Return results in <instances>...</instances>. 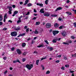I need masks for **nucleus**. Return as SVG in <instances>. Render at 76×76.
Returning a JSON list of instances; mask_svg holds the SVG:
<instances>
[{
	"mask_svg": "<svg viewBox=\"0 0 76 76\" xmlns=\"http://www.w3.org/2000/svg\"><path fill=\"white\" fill-rule=\"evenodd\" d=\"M73 25H74V26H75V27H76V23H73Z\"/></svg>",
	"mask_w": 76,
	"mask_h": 76,
	"instance_id": "nucleus-47",
	"label": "nucleus"
},
{
	"mask_svg": "<svg viewBox=\"0 0 76 76\" xmlns=\"http://www.w3.org/2000/svg\"><path fill=\"white\" fill-rule=\"evenodd\" d=\"M34 42H35V41H34V40H32L31 41V44H34Z\"/></svg>",
	"mask_w": 76,
	"mask_h": 76,
	"instance_id": "nucleus-29",
	"label": "nucleus"
},
{
	"mask_svg": "<svg viewBox=\"0 0 76 76\" xmlns=\"http://www.w3.org/2000/svg\"><path fill=\"white\" fill-rule=\"evenodd\" d=\"M3 59H4V60H6L7 59V57H4L3 58Z\"/></svg>",
	"mask_w": 76,
	"mask_h": 76,
	"instance_id": "nucleus-34",
	"label": "nucleus"
},
{
	"mask_svg": "<svg viewBox=\"0 0 76 76\" xmlns=\"http://www.w3.org/2000/svg\"><path fill=\"white\" fill-rule=\"evenodd\" d=\"M7 8L9 9V11L8 13H9V15L12 14V7L10 6H7Z\"/></svg>",
	"mask_w": 76,
	"mask_h": 76,
	"instance_id": "nucleus-2",
	"label": "nucleus"
},
{
	"mask_svg": "<svg viewBox=\"0 0 76 76\" xmlns=\"http://www.w3.org/2000/svg\"><path fill=\"white\" fill-rule=\"evenodd\" d=\"M3 25V23L2 22H0V26L2 25Z\"/></svg>",
	"mask_w": 76,
	"mask_h": 76,
	"instance_id": "nucleus-51",
	"label": "nucleus"
},
{
	"mask_svg": "<svg viewBox=\"0 0 76 76\" xmlns=\"http://www.w3.org/2000/svg\"><path fill=\"white\" fill-rule=\"evenodd\" d=\"M62 8L61 7H58L57 8L56 10H55V11L56 12V11H57L58 10H62Z\"/></svg>",
	"mask_w": 76,
	"mask_h": 76,
	"instance_id": "nucleus-9",
	"label": "nucleus"
},
{
	"mask_svg": "<svg viewBox=\"0 0 76 76\" xmlns=\"http://www.w3.org/2000/svg\"><path fill=\"white\" fill-rule=\"evenodd\" d=\"M61 34L63 37L66 36V32L65 31H63L62 32Z\"/></svg>",
	"mask_w": 76,
	"mask_h": 76,
	"instance_id": "nucleus-8",
	"label": "nucleus"
},
{
	"mask_svg": "<svg viewBox=\"0 0 76 76\" xmlns=\"http://www.w3.org/2000/svg\"><path fill=\"white\" fill-rule=\"evenodd\" d=\"M29 28H28L26 29V32H28V31H29Z\"/></svg>",
	"mask_w": 76,
	"mask_h": 76,
	"instance_id": "nucleus-31",
	"label": "nucleus"
},
{
	"mask_svg": "<svg viewBox=\"0 0 76 76\" xmlns=\"http://www.w3.org/2000/svg\"><path fill=\"white\" fill-rule=\"evenodd\" d=\"M7 73V71H5L4 72V74H6V73Z\"/></svg>",
	"mask_w": 76,
	"mask_h": 76,
	"instance_id": "nucleus-58",
	"label": "nucleus"
},
{
	"mask_svg": "<svg viewBox=\"0 0 76 76\" xmlns=\"http://www.w3.org/2000/svg\"><path fill=\"white\" fill-rule=\"evenodd\" d=\"M20 29V28L19 27H18L15 28V30H16V31H19Z\"/></svg>",
	"mask_w": 76,
	"mask_h": 76,
	"instance_id": "nucleus-14",
	"label": "nucleus"
},
{
	"mask_svg": "<svg viewBox=\"0 0 76 76\" xmlns=\"http://www.w3.org/2000/svg\"><path fill=\"white\" fill-rule=\"evenodd\" d=\"M66 2H67V3H69V2H70V1H69V0H67V1H66Z\"/></svg>",
	"mask_w": 76,
	"mask_h": 76,
	"instance_id": "nucleus-60",
	"label": "nucleus"
},
{
	"mask_svg": "<svg viewBox=\"0 0 76 76\" xmlns=\"http://www.w3.org/2000/svg\"><path fill=\"white\" fill-rule=\"evenodd\" d=\"M7 28H3V31H6V30H7Z\"/></svg>",
	"mask_w": 76,
	"mask_h": 76,
	"instance_id": "nucleus-33",
	"label": "nucleus"
},
{
	"mask_svg": "<svg viewBox=\"0 0 76 76\" xmlns=\"http://www.w3.org/2000/svg\"><path fill=\"white\" fill-rule=\"evenodd\" d=\"M57 40L55 38V39H54L53 40L52 42H53L56 43V42H57Z\"/></svg>",
	"mask_w": 76,
	"mask_h": 76,
	"instance_id": "nucleus-17",
	"label": "nucleus"
},
{
	"mask_svg": "<svg viewBox=\"0 0 76 76\" xmlns=\"http://www.w3.org/2000/svg\"><path fill=\"white\" fill-rule=\"evenodd\" d=\"M48 0H46L45 1V3L46 4H48Z\"/></svg>",
	"mask_w": 76,
	"mask_h": 76,
	"instance_id": "nucleus-28",
	"label": "nucleus"
},
{
	"mask_svg": "<svg viewBox=\"0 0 76 76\" xmlns=\"http://www.w3.org/2000/svg\"><path fill=\"white\" fill-rule=\"evenodd\" d=\"M26 46V43H23L22 44V47H25V46Z\"/></svg>",
	"mask_w": 76,
	"mask_h": 76,
	"instance_id": "nucleus-25",
	"label": "nucleus"
},
{
	"mask_svg": "<svg viewBox=\"0 0 76 76\" xmlns=\"http://www.w3.org/2000/svg\"><path fill=\"white\" fill-rule=\"evenodd\" d=\"M71 38H72V39H75V37H74V36H71Z\"/></svg>",
	"mask_w": 76,
	"mask_h": 76,
	"instance_id": "nucleus-57",
	"label": "nucleus"
},
{
	"mask_svg": "<svg viewBox=\"0 0 76 76\" xmlns=\"http://www.w3.org/2000/svg\"><path fill=\"white\" fill-rule=\"evenodd\" d=\"M28 1H29V0H26L25 1V3H26V4H28Z\"/></svg>",
	"mask_w": 76,
	"mask_h": 76,
	"instance_id": "nucleus-37",
	"label": "nucleus"
},
{
	"mask_svg": "<svg viewBox=\"0 0 76 76\" xmlns=\"http://www.w3.org/2000/svg\"><path fill=\"white\" fill-rule=\"evenodd\" d=\"M21 20H18L17 21V23H20V22H21Z\"/></svg>",
	"mask_w": 76,
	"mask_h": 76,
	"instance_id": "nucleus-46",
	"label": "nucleus"
},
{
	"mask_svg": "<svg viewBox=\"0 0 76 76\" xmlns=\"http://www.w3.org/2000/svg\"><path fill=\"white\" fill-rule=\"evenodd\" d=\"M20 4H23V2H20Z\"/></svg>",
	"mask_w": 76,
	"mask_h": 76,
	"instance_id": "nucleus-64",
	"label": "nucleus"
},
{
	"mask_svg": "<svg viewBox=\"0 0 76 76\" xmlns=\"http://www.w3.org/2000/svg\"><path fill=\"white\" fill-rule=\"evenodd\" d=\"M8 22H10V23H12V20H8Z\"/></svg>",
	"mask_w": 76,
	"mask_h": 76,
	"instance_id": "nucleus-62",
	"label": "nucleus"
},
{
	"mask_svg": "<svg viewBox=\"0 0 76 76\" xmlns=\"http://www.w3.org/2000/svg\"><path fill=\"white\" fill-rule=\"evenodd\" d=\"M37 6H39L40 7H42V6H43V4H42L37 3Z\"/></svg>",
	"mask_w": 76,
	"mask_h": 76,
	"instance_id": "nucleus-11",
	"label": "nucleus"
},
{
	"mask_svg": "<svg viewBox=\"0 0 76 76\" xmlns=\"http://www.w3.org/2000/svg\"><path fill=\"white\" fill-rule=\"evenodd\" d=\"M66 13L67 14H68V15H72V13L69 12H66Z\"/></svg>",
	"mask_w": 76,
	"mask_h": 76,
	"instance_id": "nucleus-20",
	"label": "nucleus"
},
{
	"mask_svg": "<svg viewBox=\"0 0 76 76\" xmlns=\"http://www.w3.org/2000/svg\"><path fill=\"white\" fill-rule=\"evenodd\" d=\"M33 32H34L35 34H37L38 33V31H37V30L36 29L35 31H33Z\"/></svg>",
	"mask_w": 76,
	"mask_h": 76,
	"instance_id": "nucleus-22",
	"label": "nucleus"
},
{
	"mask_svg": "<svg viewBox=\"0 0 76 76\" xmlns=\"http://www.w3.org/2000/svg\"><path fill=\"white\" fill-rule=\"evenodd\" d=\"M27 28H28V26H25L24 27L25 29H27Z\"/></svg>",
	"mask_w": 76,
	"mask_h": 76,
	"instance_id": "nucleus-59",
	"label": "nucleus"
},
{
	"mask_svg": "<svg viewBox=\"0 0 76 76\" xmlns=\"http://www.w3.org/2000/svg\"><path fill=\"white\" fill-rule=\"evenodd\" d=\"M18 13V11H15L14 12V13L15 14V15H16V14H17V13Z\"/></svg>",
	"mask_w": 76,
	"mask_h": 76,
	"instance_id": "nucleus-27",
	"label": "nucleus"
},
{
	"mask_svg": "<svg viewBox=\"0 0 76 76\" xmlns=\"http://www.w3.org/2000/svg\"><path fill=\"white\" fill-rule=\"evenodd\" d=\"M7 18V14H5L4 16V18Z\"/></svg>",
	"mask_w": 76,
	"mask_h": 76,
	"instance_id": "nucleus-42",
	"label": "nucleus"
},
{
	"mask_svg": "<svg viewBox=\"0 0 76 76\" xmlns=\"http://www.w3.org/2000/svg\"><path fill=\"white\" fill-rule=\"evenodd\" d=\"M63 26H60L59 27V29H63Z\"/></svg>",
	"mask_w": 76,
	"mask_h": 76,
	"instance_id": "nucleus-30",
	"label": "nucleus"
},
{
	"mask_svg": "<svg viewBox=\"0 0 76 76\" xmlns=\"http://www.w3.org/2000/svg\"><path fill=\"white\" fill-rule=\"evenodd\" d=\"M64 59L65 60H67V57L66 56H64Z\"/></svg>",
	"mask_w": 76,
	"mask_h": 76,
	"instance_id": "nucleus-41",
	"label": "nucleus"
},
{
	"mask_svg": "<svg viewBox=\"0 0 76 76\" xmlns=\"http://www.w3.org/2000/svg\"><path fill=\"white\" fill-rule=\"evenodd\" d=\"M44 10V9L43 8L41 9L40 11V13H44L45 12Z\"/></svg>",
	"mask_w": 76,
	"mask_h": 76,
	"instance_id": "nucleus-10",
	"label": "nucleus"
},
{
	"mask_svg": "<svg viewBox=\"0 0 76 76\" xmlns=\"http://www.w3.org/2000/svg\"><path fill=\"white\" fill-rule=\"evenodd\" d=\"M17 52L19 54H21L22 53H21V51H20V50L19 49H17L16 50Z\"/></svg>",
	"mask_w": 76,
	"mask_h": 76,
	"instance_id": "nucleus-7",
	"label": "nucleus"
},
{
	"mask_svg": "<svg viewBox=\"0 0 76 76\" xmlns=\"http://www.w3.org/2000/svg\"><path fill=\"white\" fill-rule=\"evenodd\" d=\"M11 35L12 37H16L17 35V32L16 31L12 32L11 33Z\"/></svg>",
	"mask_w": 76,
	"mask_h": 76,
	"instance_id": "nucleus-3",
	"label": "nucleus"
},
{
	"mask_svg": "<svg viewBox=\"0 0 76 76\" xmlns=\"http://www.w3.org/2000/svg\"><path fill=\"white\" fill-rule=\"evenodd\" d=\"M49 73H50V71H48L46 72V74L47 75V74H49Z\"/></svg>",
	"mask_w": 76,
	"mask_h": 76,
	"instance_id": "nucleus-26",
	"label": "nucleus"
},
{
	"mask_svg": "<svg viewBox=\"0 0 76 76\" xmlns=\"http://www.w3.org/2000/svg\"><path fill=\"white\" fill-rule=\"evenodd\" d=\"M25 55H26V53L25 52H24L23 53V56H25Z\"/></svg>",
	"mask_w": 76,
	"mask_h": 76,
	"instance_id": "nucleus-49",
	"label": "nucleus"
},
{
	"mask_svg": "<svg viewBox=\"0 0 76 76\" xmlns=\"http://www.w3.org/2000/svg\"><path fill=\"white\" fill-rule=\"evenodd\" d=\"M47 58V56H45L44 58H42L41 59V61L43 60H45V59H46Z\"/></svg>",
	"mask_w": 76,
	"mask_h": 76,
	"instance_id": "nucleus-23",
	"label": "nucleus"
},
{
	"mask_svg": "<svg viewBox=\"0 0 76 76\" xmlns=\"http://www.w3.org/2000/svg\"><path fill=\"white\" fill-rule=\"evenodd\" d=\"M72 57H75V54L73 55H72Z\"/></svg>",
	"mask_w": 76,
	"mask_h": 76,
	"instance_id": "nucleus-63",
	"label": "nucleus"
},
{
	"mask_svg": "<svg viewBox=\"0 0 76 76\" xmlns=\"http://www.w3.org/2000/svg\"><path fill=\"white\" fill-rule=\"evenodd\" d=\"M30 39H31V38H30V37H29L28 39H27V41H29V40H30Z\"/></svg>",
	"mask_w": 76,
	"mask_h": 76,
	"instance_id": "nucleus-55",
	"label": "nucleus"
},
{
	"mask_svg": "<svg viewBox=\"0 0 76 76\" xmlns=\"http://www.w3.org/2000/svg\"><path fill=\"white\" fill-rule=\"evenodd\" d=\"M12 51H14L15 50V48L13 47L11 49Z\"/></svg>",
	"mask_w": 76,
	"mask_h": 76,
	"instance_id": "nucleus-39",
	"label": "nucleus"
},
{
	"mask_svg": "<svg viewBox=\"0 0 76 76\" xmlns=\"http://www.w3.org/2000/svg\"><path fill=\"white\" fill-rule=\"evenodd\" d=\"M3 20V16L2 15H0V21H2Z\"/></svg>",
	"mask_w": 76,
	"mask_h": 76,
	"instance_id": "nucleus-13",
	"label": "nucleus"
},
{
	"mask_svg": "<svg viewBox=\"0 0 76 76\" xmlns=\"http://www.w3.org/2000/svg\"><path fill=\"white\" fill-rule=\"evenodd\" d=\"M44 16H50V14L48 12H45L44 14Z\"/></svg>",
	"mask_w": 76,
	"mask_h": 76,
	"instance_id": "nucleus-5",
	"label": "nucleus"
},
{
	"mask_svg": "<svg viewBox=\"0 0 76 76\" xmlns=\"http://www.w3.org/2000/svg\"><path fill=\"white\" fill-rule=\"evenodd\" d=\"M16 61H17V62H18V63H20H20H20V61H19V60L18 59Z\"/></svg>",
	"mask_w": 76,
	"mask_h": 76,
	"instance_id": "nucleus-40",
	"label": "nucleus"
},
{
	"mask_svg": "<svg viewBox=\"0 0 76 76\" xmlns=\"http://www.w3.org/2000/svg\"><path fill=\"white\" fill-rule=\"evenodd\" d=\"M29 13H30L29 12H28L26 14V15H29Z\"/></svg>",
	"mask_w": 76,
	"mask_h": 76,
	"instance_id": "nucleus-52",
	"label": "nucleus"
},
{
	"mask_svg": "<svg viewBox=\"0 0 76 76\" xmlns=\"http://www.w3.org/2000/svg\"><path fill=\"white\" fill-rule=\"evenodd\" d=\"M53 34L54 35H56V34H57L59 32V31H53Z\"/></svg>",
	"mask_w": 76,
	"mask_h": 76,
	"instance_id": "nucleus-6",
	"label": "nucleus"
},
{
	"mask_svg": "<svg viewBox=\"0 0 76 76\" xmlns=\"http://www.w3.org/2000/svg\"><path fill=\"white\" fill-rule=\"evenodd\" d=\"M12 6V7H13V8H15V7H16V5H13Z\"/></svg>",
	"mask_w": 76,
	"mask_h": 76,
	"instance_id": "nucleus-44",
	"label": "nucleus"
},
{
	"mask_svg": "<svg viewBox=\"0 0 76 76\" xmlns=\"http://www.w3.org/2000/svg\"><path fill=\"white\" fill-rule=\"evenodd\" d=\"M41 66L42 68V70H44L45 68L43 65H41Z\"/></svg>",
	"mask_w": 76,
	"mask_h": 76,
	"instance_id": "nucleus-35",
	"label": "nucleus"
},
{
	"mask_svg": "<svg viewBox=\"0 0 76 76\" xmlns=\"http://www.w3.org/2000/svg\"><path fill=\"white\" fill-rule=\"evenodd\" d=\"M34 12H37V10L35 9H34Z\"/></svg>",
	"mask_w": 76,
	"mask_h": 76,
	"instance_id": "nucleus-61",
	"label": "nucleus"
},
{
	"mask_svg": "<svg viewBox=\"0 0 76 76\" xmlns=\"http://www.w3.org/2000/svg\"><path fill=\"white\" fill-rule=\"evenodd\" d=\"M55 62L56 63H59V62H60V61H59V60H57Z\"/></svg>",
	"mask_w": 76,
	"mask_h": 76,
	"instance_id": "nucleus-45",
	"label": "nucleus"
},
{
	"mask_svg": "<svg viewBox=\"0 0 76 76\" xmlns=\"http://www.w3.org/2000/svg\"><path fill=\"white\" fill-rule=\"evenodd\" d=\"M26 67L28 69V70H30L33 67V64H30L29 65V64H27L26 65Z\"/></svg>",
	"mask_w": 76,
	"mask_h": 76,
	"instance_id": "nucleus-1",
	"label": "nucleus"
},
{
	"mask_svg": "<svg viewBox=\"0 0 76 76\" xmlns=\"http://www.w3.org/2000/svg\"><path fill=\"white\" fill-rule=\"evenodd\" d=\"M61 69H62V70H65L64 68V67H62L61 68Z\"/></svg>",
	"mask_w": 76,
	"mask_h": 76,
	"instance_id": "nucleus-50",
	"label": "nucleus"
},
{
	"mask_svg": "<svg viewBox=\"0 0 76 76\" xmlns=\"http://www.w3.org/2000/svg\"><path fill=\"white\" fill-rule=\"evenodd\" d=\"M51 16L52 17H57V15H55L53 14L51 15Z\"/></svg>",
	"mask_w": 76,
	"mask_h": 76,
	"instance_id": "nucleus-16",
	"label": "nucleus"
},
{
	"mask_svg": "<svg viewBox=\"0 0 76 76\" xmlns=\"http://www.w3.org/2000/svg\"><path fill=\"white\" fill-rule=\"evenodd\" d=\"M39 60H37L36 61V64L37 65H38V63H39Z\"/></svg>",
	"mask_w": 76,
	"mask_h": 76,
	"instance_id": "nucleus-21",
	"label": "nucleus"
},
{
	"mask_svg": "<svg viewBox=\"0 0 76 76\" xmlns=\"http://www.w3.org/2000/svg\"><path fill=\"white\" fill-rule=\"evenodd\" d=\"M37 17H34V18H33V20H35L36 19H37Z\"/></svg>",
	"mask_w": 76,
	"mask_h": 76,
	"instance_id": "nucleus-48",
	"label": "nucleus"
},
{
	"mask_svg": "<svg viewBox=\"0 0 76 76\" xmlns=\"http://www.w3.org/2000/svg\"><path fill=\"white\" fill-rule=\"evenodd\" d=\"M20 35V36H21L22 37V36H23V35H25V33H23V34Z\"/></svg>",
	"mask_w": 76,
	"mask_h": 76,
	"instance_id": "nucleus-43",
	"label": "nucleus"
},
{
	"mask_svg": "<svg viewBox=\"0 0 76 76\" xmlns=\"http://www.w3.org/2000/svg\"><path fill=\"white\" fill-rule=\"evenodd\" d=\"M43 46H44V45L43 44H42V45H40L39 46H37V47L41 48V47H42Z\"/></svg>",
	"mask_w": 76,
	"mask_h": 76,
	"instance_id": "nucleus-15",
	"label": "nucleus"
},
{
	"mask_svg": "<svg viewBox=\"0 0 76 76\" xmlns=\"http://www.w3.org/2000/svg\"><path fill=\"white\" fill-rule=\"evenodd\" d=\"M13 63H17L16 61H14L13 62Z\"/></svg>",
	"mask_w": 76,
	"mask_h": 76,
	"instance_id": "nucleus-56",
	"label": "nucleus"
},
{
	"mask_svg": "<svg viewBox=\"0 0 76 76\" xmlns=\"http://www.w3.org/2000/svg\"><path fill=\"white\" fill-rule=\"evenodd\" d=\"M46 26L47 28H50L51 26V24L50 23H48L46 24Z\"/></svg>",
	"mask_w": 76,
	"mask_h": 76,
	"instance_id": "nucleus-4",
	"label": "nucleus"
},
{
	"mask_svg": "<svg viewBox=\"0 0 76 76\" xmlns=\"http://www.w3.org/2000/svg\"><path fill=\"white\" fill-rule=\"evenodd\" d=\"M55 38V39H56V40H57V41H60V39H61V38H58V37H56Z\"/></svg>",
	"mask_w": 76,
	"mask_h": 76,
	"instance_id": "nucleus-18",
	"label": "nucleus"
},
{
	"mask_svg": "<svg viewBox=\"0 0 76 76\" xmlns=\"http://www.w3.org/2000/svg\"><path fill=\"white\" fill-rule=\"evenodd\" d=\"M49 49L50 51H52V50H53V48L52 47H50V48Z\"/></svg>",
	"mask_w": 76,
	"mask_h": 76,
	"instance_id": "nucleus-32",
	"label": "nucleus"
},
{
	"mask_svg": "<svg viewBox=\"0 0 76 76\" xmlns=\"http://www.w3.org/2000/svg\"><path fill=\"white\" fill-rule=\"evenodd\" d=\"M54 26L55 28H57L58 27V26H59V25H58V24L57 23H56L55 24H54Z\"/></svg>",
	"mask_w": 76,
	"mask_h": 76,
	"instance_id": "nucleus-12",
	"label": "nucleus"
},
{
	"mask_svg": "<svg viewBox=\"0 0 76 76\" xmlns=\"http://www.w3.org/2000/svg\"><path fill=\"white\" fill-rule=\"evenodd\" d=\"M40 24V22H37L36 23V25H39Z\"/></svg>",
	"mask_w": 76,
	"mask_h": 76,
	"instance_id": "nucleus-19",
	"label": "nucleus"
},
{
	"mask_svg": "<svg viewBox=\"0 0 76 76\" xmlns=\"http://www.w3.org/2000/svg\"><path fill=\"white\" fill-rule=\"evenodd\" d=\"M34 53H35L36 54H38V52L37 51H34Z\"/></svg>",
	"mask_w": 76,
	"mask_h": 76,
	"instance_id": "nucleus-54",
	"label": "nucleus"
},
{
	"mask_svg": "<svg viewBox=\"0 0 76 76\" xmlns=\"http://www.w3.org/2000/svg\"><path fill=\"white\" fill-rule=\"evenodd\" d=\"M61 57V55H59L58 56V58H60Z\"/></svg>",
	"mask_w": 76,
	"mask_h": 76,
	"instance_id": "nucleus-53",
	"label": "nucleus"
},
{
	"mask_svg": "<svg viewBox=\"0 0 76 76\" xmlns=\"http://www.w3.org/2000/svg\"><path fill=\"white\" fill-rule=\"evenodd\" d=\"M32 6V4H31V3H28V4H27V6L28 7H30V6Z\"/></svg>",
	"mask_w": 76,
	"mask_h": 76,
	"instance_id": "nucleus-24",
	"label": "nucleus"
},
{
	"mask_svg": "<svg viewBox=\"0 0 76 76\" xmlns=\"http://www.w3.org/2000/svg\"><path fill=\"white\" fill-rule=\"evenodd\" d=\"M26 60V59L25 58H24L23 59V62H24Z\"/></svg>",
	"mask_w": 76,
	"mask_h": 76,
	"instance_id": "nucleus-38",
	"label": "nucleus"
},
{
	"mask_svg": "<svg viewBox=\"0 0 76 76\" xmlns=\"http://www.w3.org/2000/svg\"><path fill=\"white\" fill-rule=\"evenodd\" d=\"M66 67H69V65L68 64H66L65 65Z\"/></svg>",
	"mask_w": 76,
	"mask_h": 76,
	"instance_id": "nucleus-36",
	"label": "nucleus"
}]
</instances>
